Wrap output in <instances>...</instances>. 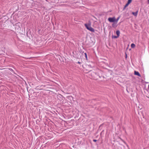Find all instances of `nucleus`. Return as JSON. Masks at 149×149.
<instances>
[{
    "mask_svg": "<svg viewBox=\"0 0 149 149\" xmlns=\"http://www.w3.org/2000/svg\"><path fill=\"white\" fill-rule=\"evenodd\" d=\"M85 26L86 28L90 31L93 32H94V29L91 27L90 25L86 24H85Z\"/></svg>",
    "mask_w": 149,
    "mask_h": 149,
    "instance_id": "obj_1",
    "label": "nucleus"
},
{
    "mask_svg": "<svg viewBox=\"0 0 149 149\" xmlns=\"http://www.w3.org/2000/svg\"><path fill=\"white\" fill-rule=\"evenodd\" d=\"M108 20L110 22H116V18L115 17H109L108 19Z\"/></svg>",
    "mask_w": 149,
    "mask_h": 149,
    "instance_id": "obj_2",
    "label": "nucleus"
},
{
    "mask_svg": "<svg viewBox=\"0 0 149 149\" xmlns=\"http://www.w3.org/2000/svg\"><path fill=\"white\" fill-rule=\"evenodd\" d=\"M134 74L135 75H137L139 77L141 76V75L138 72H137L136 71H134Z\"/></svg>",
    "mask_w": 149,
    "mask_h": 149,
    "instance_id": "obj_3",
    "label": "nucleus"
},
{
    "mask_svg": "<svg viewBox=\"0 0 149 149\" xmlns=\"http://www.w3.org/2000/svg\"><path fill=\"white\" fill-rule=\"evenodd\" d=\"M138 13V11H137L136 12L132 13V14L134 15L135 16H136L137 15Z\"/></svg>",
    "mask_w": 149,
    "mask_h": 149,
    "instance_id": "obj_4",
    "label": "nucleus"
},
{
    "mask_svg": "<svg viewBox=\"0 0 149 149\" xmlns=\"http://www.w3.org/2000/svg\"><path fill=\"white\" fill-rule=\"evenodd\" d=\"M116 34L117 36L119 37L120 34V32L119 30H117L116 31Z\"/></svg>",
    "mask_w": 149,
    "mask_h": 149,
    "instance_id": "obj_5",
    "label": "nucleus"
},
{
    "mask_svg": "<svg viewBox=\"0 0 149 149\" xmlns=\"http://www.w3.org/2000/svg\"><path fill=\"white\" fill-rule=\"evenodd\" d=\"M131 47L132 48H134L135 47V45L134 44L132 43L131 45Z\"/></svg>",
    "mask_w": 149,
    "mask_h": 149,
    "instance_id": "obj_6",
    "label": "nucleus"
},
{
    "mask_svg": "<svg viewBox=\"0 0 149 149\" xmlns=\"http://www.w3.org/2000/svg\"><path fill=\"white\" fill-rule=\"evenodd\" d=\"M119 19H120V17H118L116 19V24H117V22Z\"/></svg>",
    "mask_w": 149,
    "mask_h": 149,
    "instance_id": "obj_7",
    "label": "nucleus"
},
{
    "mask_svg": "<svg viewBox=\"0 0 149 149\" xmlns=\"http://www.w3.org/2000/svg\"><path fill=\"white\" fill-rule=\"evenodd\" d=\"M132 1V0H128L127 3L129 5L131 2Z\"/></svg>",
    "mask_w": 149,
    "mask_h": 149,
    "instance_id": "obj_8",
    "label": "nucleus"
},
{
    "mask_svg": "<svg viewBox=\"0 0 149 149\" xmlns=\"http://www.w3.org/2000/svg\"><path fill=\"white\" fill-rule=\"evenodd\" d=\"M118 36H113L112 37L113 38H118Z\"/></svg>",
    "mask_w": 149,
    "mask_h": 149,
    "instance_id": "obj_9",
    "label": "nucleus"
},
{
    "mask_svg": "<svg viewBox=\"0 0 149 149\" xmlns=\"http://www.w3.org/2000/svg\"><path fill=\"white\" fill-rule=\"evenodd\" d=\"M129 4L127 3L125 5V6L124 8H125L127 7L128 6Z\"/></svg>",
    "mask_w": 149,
    "mask_h": 149,
    "instance_id": "obj_10",
    "label": "nucleus"
},
{
    "mask_svg": "<svg viewBox=\"0 0 149 149\" xmlns=\"http://www.w3.org/2000/svg\"><path fill=\"white\" fill-rule=\"evenodd\" d=\"M84 54L85 55V57H86V59H87V54H86V53H84Z\"/></svg>",
    "mask_w": 149,
    "mask_h": 149,
    "instance_id": "obj_11",
    "label": "nucleus"
},
{
    "mask_svg": "<svg viewBox=\"0 0 149 149\" xmlns=\"http://www.w3.org/2000/svg\"><path fill=\"white\" fill-rule=\"evenodd\" d=\"M115 23H113L112 24V26L113 27H114L115 26Z\"/></svg>",
    "mask_w": 149,
    "mask_h": 149,
    "instance_id": "obj_12",
    "label": "nucleus"
},
{
    "mask_svg": "<svg viewBox=\"0 0 149 149\" xmlns=\"http://www.w3.org/2000/svg\"><path fill=\"white\" fill-rule=\"evenodd\" d=\"M93 141H94V142H96V141L97 140H95V139H94V140H93Z\"/></svg>",
    "mask_w": 149,
    "mask_h": 149,
    "instance_id": "obj_13",
    "label": "nucleus"
},
{
    "mask_svg": "<svg viewBox=\"0 0 149 149\" xmlns=\"http://www.w3.org/2000/svg\"><path fill=\"white\" fill-rule=\"evenodd\" d=\"M148 3L149 4V0H148Z\"/></svg>",
    "mask_w": 149,
    "mask_h": 149,
    "instance_id": "obj_14",
    "label": "nucleus"
},
{
    "mask_svg": "<svg viewBox=\"0 0 149 149\" xmlns=\"http://www.w3.org/2000/svg\"><path fill=\"white\" fill-rule=\"evenodd\" d=\"M127 54H126V58L127 57Z\"/></svg>",
    "mask_w": 149,
    "mask_h": 149,
    "instance_id": "obj_15",
    "label": "nucleus"
},
{
    "mask_svg": "<svg viewBox=\"0 0 149 149\" xmlns=\"http://www.w3.org/2000/svg\"><path fill=\"white\" fill-rule=\"evenodd\" d=\"M78 63H80L79 62H78Z\"/></svg>",
    "mask_w": 149,
    "mask_h": 149,
    "instance_id": "obj_16",
    "label": "nucleus"
}]
</instances>
